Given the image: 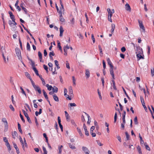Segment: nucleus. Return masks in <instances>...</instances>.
<instances>
[{
	"instance_id": "obj_1",
	"label": "nucleus",
	"mask_w": 154,
	"mask_h": 154,
	"mask_svg": "<svg viewBox=\"0 0 154 154\" xmlns=\"http://www.w3.org/2000/svg\"><path fill=\"white\" fill-rule=\"evenodd\" d=\"M15 50L16 55L18 57L19 59H20V58H21V52L20 49L19 48H15Z\"/></svg>"
},
{
	"instance_id": "obj_2",
	"label": "nucleus",
	"mask_w": 154,
	"mask_h": 154,
	"mask_svg": "<svg viewBox=\"0 0 154 154\" xmlns=\"http://www.w3.org/2000/svg\"><path fill=\"white\" fill-rule=\"evenodd\" d=\"M139 25L140 29L142 30L143 32H145V28L142 22L141 21L139 20H138Z\"/></svg>"
},
{
	"instance_id": "obj_3",
	"label": "nucleus",
	"mask_w": 154,
	"mask_h": 154,
	"mask_svg": "<svg viewBox=\"0 0 154 154\" xmlns=\"http://www.w3.org/2000/svg\"><path fill=\"white\" fill-rule=\"evenodd\" d=\"M136 48V51H137V52H136V54L139 53H142V54H143L142 49L140 46H137Z\"/></svg>"
},
{
	"instance_id": "obj_4",
	"label": "nucleus",
	"mask_w": 154,
	"mask_h": 154,
	"mask_svg": "<svg viewBox=\"0 0 154 154\" xmlns=\"http://www.w3.org/2000/svg\"><path fill=\"white\" fill-rule=\"evenodd\" d=\"M82 149L83 151L85 153V154H89V151L87 147L85 146H83Z\"/></svg>"
},
{
	"instance_id": "obj_5",
	"label": "nucleus",
	"mask_w": 154,
	"mask_h": 154,
	"mask_svg": "<svg viewBox=\"0 0 154 154\" xmlns=\"http://www.w3.org/2000/svg\"><path fill=\"white\" fill-rule=\"evenodd\" d=\"M113 68H111L109 69V71L110 72V74L111 75H112V79H115L114 78V71L113 70Z\"/></svg>"
},
{
	"instance_id": "obj_6",
	"label": "nucleus",
	"mask_w": 154,
	"mask_h": 154,
	"mask_svg": "<svg viewBox=\"0 0 154 154\" xmlns=\"http://www.w3.org/2000/svg\"><path fill=\"white\" fill-rule=\"evenodd\" d=\"M125 9L126 10L129 12L131 11V8L130 5L128 4L127 3L125 5Z\"/></svg>"
},
{
	"instance_id": "obj_7",
	"label": "nucleus",
	"mask_w": 154,
	"mask_h": 154,
	"mask_svg": "<svg viewBox=\"0 0 154 154\" xmlns=\"http://www.w3.org/2000/svg\"><path fill=\"white\" fill-rule=\"evenodd\" d=\"M140 100L141 102L142 103V104L144 108L145 109H147V108L145 105V103L144 101V99L143 97L142 96H140Z\"/></svg>"
},
{
	"instance_id": "obj_8",
	"label": "nucleus",
	"mask_w": 154,
	"mask_h": 154,
	"mask_svg": "<svg viewBox=\"0 0 154 154\" xmlns=\"http://www.w3.org/2000/svg\"><path fill=\"white\" fill-rule=\"evenodd\" d=\"M141 54H143L142 53H139L137 54V57L139 58V60L140 59H144V56L143 55V56L141 55Z\"/></svg>"
},
{
	"instance_id": "obj_9",
	"label": "nucleus",
	"mask_w": 154,
	"mask_h": 154,
	"mask_svg": "<svg viewBox=\"0 0 154 154\" xmlns=\"http://www.w3.org/2000/svg\"><path fill=\"white\" fill-rule=\"evenodd\" d=\"M35 87H33L35 91H38L39 94H41L42 93L41 91L38 86L35 85Z\"/></svg>"
},
{
	"instance_id": "obj_10",
	"label": "nucleus",
	"mask_w": 154,
	"mask_h": 154,
	"mask_svg": "<svg viewBox=\"0 0 154 154\" xmlns=\"http://www.w3.org/2000/svg\"><path fill=\"white\" fill-rule=\"evenodd\" d=\"M107 61L108 64L110 68H113V66L112 65V63L109 58H108L107 59Z\"/></svg>"
},
{
	"instance_id": "obj_11",
	"label": "nucleus",
	"mask_w": 154,
	"mask_h": 154,
	"mask_svg": "<svg viewBox=\"0 0 154 154\" xmlns=\"http://www.w3.org/2000/svg\"><path fill=\"white\" fill-rule=\"evenodd\" d=\"M60 37H62L63 36V32H64L63 28L62 26H60Z\"/></svg>"
},
{
	"instance_id": "obj_12",
	"label": "nucleus",
	"mask_w": 154,
	"mask_h": 154,
	"mask_svg": "<svg viewBox=\"0 0 154 154\" xmlns=\"http://www.w3.org/2000/svg\"><path fill=\"white\" fill-rule=\"evenodd\" d=\"M15 20H14V21H13L12 22H13V25H14V26H13V28L12 29L13 31H15L16 29V28H17V26L16 25L17 24L16 22L15 21Z\"/></svg>"
},
{
	"instance_id": "obj_13",
	"label": "nucleus",
	"mask_w": 154,
	"mask_h": 154,
	"mask_svg": "<svg viewBox=\"0 0 154 154\" xmlns=\"http://www.w3.org/2000/svg\"><path fill=\"white\" fill-rule=\"evenodd\" d=\"M77 129L78 132L79 133V135L81 137H84V135L82 134L81 131V130L79 128H77Z\"/></svg>"
},
{
	"instance_id": "obj_14",
	"label": "nucleus",
	"mask_w": 154,
	"mask_h": 154,
	"mask_svg": "<svg viewBox=\"0 0 154 154\" xmlns=\"http://www.w3.org/2000/svg\"><path fill=\"white\" fill-rule=\"evenodd\" d=\"M69 92L70 96H72L73 95V90L72 86H70L69 88Z\"/></svg>"
},
{
	"instance_id": "obj_15",
	"label": "nucleus",
	"mask_w": 154,
	"mask_h": 154,
	"mask_svg": "<svg viewBox=\"0 0 154 154\" xmlns=\"http://www.w3.org/2000/svg\"><path fill=\"white\" fill-rule=\"evenodd\" d=\"M53 97L55 101L57 102H58L59 101V98L56 94L53 95Z\"/></svg>"
},
{
	"instance_id": "obj_16",
	"label": "nucleus",
	"mask_w": 154,
	"mask_h": 154,
	"mask_svg": "<svg viewBox=\"0 0 154 154\" xmlns=\"http://www.w3.org/2000/svg\"><path fill=\"white\" fill-rule=\"evenodd\" d=\"M42 92H43V94L44 96L45 97V98L46 100H48V95H47V94L46 93V92H45V90H42Z\"/></svg>"
},
{
	"instance_id": "obj_17",
	"label": "nucleus",
	"mask_w": 154,
	"mask_h": 154,
	"mask_svg": "<svg viewBox=\"0 0 154 154\" xmlns=\"http://www.w3.org/2000/svg\"><path fill=\"white\" fill-rule=\"evenodd\" d=\"M112 28L111 30V33L112 34L114 31L115 28V25L114 24L112 23L111 24Z\"/></svg>"
},
{
	"instance_id": "obj_18",
	"label": "nucleus",
	"mask_w": 154,
	"mask_h": 154,
	"mask_svg": "<svg viewBox=\"0 0 154 154\" xmlns=\"http://www.w3.org/2000/svg\"><path fill=\"white\" fill-rule=\"evenodd\" d=\"M17 124H18V130H19V132L21 134H22L23 133V131H22L21 128V125H20V124L18 122Z\"/></svg>"
},
{
	"instance_id": "obj_19",
	"label": "nucleus",
	"mask_w": 154,
	"mask_h": 154,
	"mask_svg": "<svg viewBox=\"0 0 154 154\" xmlns=\"http://www.w3.org/2000/svg\"><path fill=\"white\" fill-rule=\"evenodd\" d=\"M25 116L27 118L28 122L29 123H32V122H31V120H30V118L29 117L28 114H26V115Z\"/></svg>"
},
{
	"instance_id": "obj_20",
	"label": "nucleus",
	"mask_w": 154,
	"mask_h": 154,
	"mask_svg": "<svg viewBox=\"0 0 154 154\" xmlns=\"http://www.w3.org/2000/svg\"><path fill=\"white\" fill-rule=\"evenodd\" d=\"M85 74L86 76H87V78H89L90 76V73L88 69L86 70Z\"/></svg>"
},
{
	"instance_id": "obj_21",
	"label": "nucleus",
	"mask_w": 154,
	"mask_h": 154,
	"mask_svg": "<svg viewBox=\"0 0 154 154\" xmlns=\"http://www.w3.org/2000/svg\"><path fill=\"white\" fill-rule=\"evenodd\" d=\"M107 11L108 13V16H112V14L111 13V10L109 8H108L107 9Z\"/></svg>"
},
{
	"instance_id": "obj_22",
	"label": "nucleus",
	"mask_w": 154,
	"mask_h": 154,
	"mask_svg": "<svg viewBox=\"0 0 154 154\" xmlns=\"http://www.w3.org/2000/svg\"><path fill=\"white\" fill-rule=\"evenodd\" d=\"M98 48H99V50H100V56H102L103 53L102 52V49L101 46H100V45H99L98 46Z\"/></svg>"
},
{
	"instance_id": "obj_23",
	"label": "nucleus",
	"mask_w": 154,
	"mask_h": 154,
	"mask_svg": "<svg viewBox=\"0 0 154 154\" xmlns=\"http://www.w3.org/2000/svg\"><path fill=\"white\" fill-rule=\"evenodd\" d=\"M13 138L14 139L15 138V137L18 135L16 131H14V133L12 134Z\"/></svg>"
},
{
	"instance_id": "obj_24",
	"label": "nucleus",
	"mask_w": 154,
	"mask_h": 154,
	"mask_svg": "<svg viewBox=\"0 0 154 154\" xmlns=\"http://www.w3.org/2000/svg\"><path fill=\"white\" fill-rule=\"evenodd\" d=\"M46 87L48 88V89L49 91H51L52 89V88H53L52 86L49 85L48 84L46 85Z\"/></svg>"
},
{
	"instance_id": "obj_25",
	"label": "nucleus",
	"mask_w": 154,
	"mask_h": 154,
	"mask_svg": "<svg viewBox=\"0 0 154 154\" xmlns=\"http://www.w3.org/2000/svg\"><path fill=\"white\" fill-rule=\"evenodd\" d=\"M137 149L138 152L139 154H142V152L141 151V148L140 147V146H138L137 147Z\"/></svg>"
},
{
	"instance_id": "obj_26",
	"label": "nucleus",
	"mask_w": 154,
	"mask_h": 154,
	"mask_svg": "<svg viewBox=\"0 0 154 154\" xmlns=\"http://www.w3.org/2000/svg\"><path fill=\"white\" fill-rule=\"evenodd\" d=\"M54 63L56 66L57 67V69H59L60 68V67L59 66L58 61L57 60H55Z\"/></svg>"
},
{
	"instance_id": "obj_27",
	"label": "nucleus",
	"mask_w": 154,
	"mask_h": 154,
	"mask_svg": "<svg viewBox=\"0 0 154 154\" xmlns=\"http://www.w3.org/2000/svg\"><path fill=\"white\" fill-rule=\"evenodd\" d=\"M122 88L123 89V90L125 93V95H126V96H127V97L129 99V100H130V97H129V96H128V94H127L125 90L124 89V88L123 87H122Z\"/></svg>"
},
{
	"instance_id": "obj_28",
	"label": "nucleus",
	"mask_w": 154,
	"mask_h": 154,
	"mask_svg": "<svg viewBox=\"0 0 154 154\" xmlns=\"http://www.w3.org/2000/svg\"><path fill=\"white\" fill-rule=\"evenodd\" d=\"M63 147V146L62 145H61L60 146H59L58 147V149H59V152L58 153L59 154H61L62 150V148Z\"/></svg>"
},
{
	"instance_id": "obj_29",
	"label": "nucleus",
	"mask_w": 154,
	"mask_h": 154,
	"mask_svg": "<svg viewBox=\"0 0 154 154\" xmlns=\"http://www.w3.org/2000/svg\"><path fill=\"white\" fill-rule=\"evenodd\" d=\"M26 49L29 51H30V47L29 43L27 42L26 45Z\"/></svg>"
},
{
	"instance_id": "obj_30",
	"label": "nucleus",
	"mask_w": 154,
	"mask_h": 154,
	"mask_svg": "<svg viewBox=\"0 0 154 154\" xmlns=\"http://www.w3.org/2000/svg\"><path fill=\"white\" fill-rule=\"evenodd\" d=\"M125 135H126V136L127 140H129V138H130V135H129L128 134V132H127V131L125 132Z\"/></svg>"
},
{
	"instance_id": "obj_31",
	"label": "nucleus",
	"mask_w": 154,
	"mask_h": 154,
	"mask_svg": "<svg viewBox=\"0 0 154 154\" xmlns=\"http://www.w3.org/2000/svg\"><path fill=\"white\" fill-rule=\"evenodd\" d=\"M25 74L28 78L29 79L31 78L29 74L27 72H25Z\"/></svg>"
},
{
	"instance_id": "obj_32",
	"label": "nucleus",
	"mask_w": 154,
	"mask_h": 154,
	"mask_svg": "<svg viewBox=\"0 0 154 154\" xmlns=\"http://www.w3.org/2000/svg\"><path fill=\"white\" fill-rule=\"evenodd\" d=\"M20 90H21V93L24 94L26 96V94L25 92V91H24L23 89L21 87H20Z\"/></svg>"
},
{
	"instance_id": "obj_33",
	"label": "nucleus",
	"mask_w": 154,
	"mask_h": 154,
	"mask_svg": "<svg viewBox=\"0 0 154 154\" xmlns=\"http://www.w3.org/2000/svg\"><path fill=\"white\" fill-rule=\"evenodd\" d=\"M57 47L59 48L60 50H61L62 48L60 46V44L59 41H57Z\"/></svg>"
},
{
	"instance_id": "obj_34",
	"label": "nucleus",
	"mask_w": 154,
	"mask_h": 154,
	"mask_svg": "<svg viewBox=\"0 0 154 154\" xmlns=\"http://www.w3.org/2000/svg\"><path fill=\"white\" fill-rule=\"evenodd\" d=\"M134 122L135 125H137L138 124L137 118V116L135 117L134 119Z\"/></svg>"
},
{
	"instance_id": "obj_35",
	"label": "nucleus",
	"mask_w": 154,
	"mask_h": 154,
	"mask_svg": "<svg viewBox=\"0 0 154 154\" xmlns=\"http://www.w3.org/2000/svg\"><path fill=\"white\" fill-rule=\"evenodd\" d=\"M69 147L72 149H76L74 146H72L70 143H68Z\"/></svg>"
},
{
	"instance_id": "obj_36",
	"label": "nucleus",
	"mask_w": 154,
	"mask_h": 154,
	"mask_svg": "<svg viewBox=\"0 0 154 154\" xmlns=\"http://www.w3.org/2000/svg\"><path fill=\"white\" fill-rule=\"evenodd\" d=\"M42 149L44 152L43 154H47V152L46 148L43 146H42Z\"/></svg>"
},
{
	"instance_id": "obj_37",
	"label": "nucleus",
	"mask_w": 154,
	"mask_h": 154,
	"mask_svg": "<svg viewBox=\"0 0 154 154\" xmlns=\"http://www.w3.org/2000/svg\"><path fill=\"white\" fill-rule=\"evenodd\" d=\"M117 119V113L115 112L114 117V122L115 123L116 122Z\"/></svg>"
},
{
	"instance_id": "obj_38",
	"label": "nucleus",
	"mask_w": 154,
	"mask_h": 154,
	"mask_svg": "<svg viewBox=\"0 0 154 154\" xmlns=\"http://www.w3.org/2000/svg\"><path fill=\"white\" fill-rule=\"evenodd\" d=\"M12 21H11V20H8V24H9V25L11 27H12L13 28V23H12Z\"/></svg>"
},
{
	"instance_id": "obj_39",
	"label": "nucleus",
	"mask_w": 154,
	"mask_h": 154,
	"mask_svg": "<svg viewBox=\"0 0 154 154\" xmlns=\"http://www.w3.org/2000/svg\"><path fill=\"white\" fill-rule=\"evenodd\" d=\"M140 143L142 145L144 144V145H145V144H146V143H144V141L142 139V138H140Z\"/></svg>"
},
{
	"instance_id": "obj_40",
	"label": "nucleus",
	"mask_w": 154,
	"mask_h": 154,
	"mask_svg": "<svg viewBox=\"0 0 154 154\" xmlns=\"http://www.w3.org/2000/svg\"><path fill=\"white\" fill-rule=\"evenodd\" d=\"M85 131V135L87 136H88L89 135V134L88 131L87 130V128L84 129Z\"/></svg>"
},
{
	"instance_id": "obj_41",
	"label": "nucleus",
	"mask_w": 154,
	"mask_h": 154,
	"mask_svg": "<svg viewBox=\"0 0 154 154\" xmlns=\"http://www.w3.org/2000/svg\"><path fill=\"white\" fill-rule=\"evenodd\" d=\"M38 56L39 57L40 59H42V54L40 51H38Z\"/></svg>"
},
{
	"instance_id": "obj_42",
	"label": "nucleus",
	"mask_w": 154,
	"mask_h": 154,
	"mask_svg": "<svg viewBox=\"0 0 154 154\" xmlns=\"http://www.w3.org/2000/svg\"><path fill=\"white\" fill-rule=\"evenodd\" d=\"M21 25H22V26H23V28H24V29L25 30H26V31H27V32H28V33L29 34L30 33V32H29V31L28 30V29H27L24 26V25H23V24H21Z\"/></svg>"
},
{
	"instance_id": "obj_43",
	"label": "nucleus",
	"mask_w": 154,
	"mask_h": 154,
	"mask_svg": "<svg viewBox=\"0 0 154 154\" xmlns=\"http://www.w3.org/2000/svg\"><path fill=\"white\" fill-rule=\"evenodd\" d=\"M5 123V129H6V130H7L8 128V122H6Z\"/></svg>"
},
{
	"instance_id": "obj_44",
	"label": "nucleus",
	"mask_w": 154,
	"mask_h": 154,
	"mask_svg": "<svg viewBox=\"0 0 154 154\" xmlns=\"http://www.w3.org/2000/svg\"><path fill=\"white\" fill-rule=\"evenodd\" d=\"M151 73L152 77L154 76V69L153 68L151 69Z\"/></svg>"
},
{
	"instance_id": "obj_45",
	"label": "nucleus",
	"mask_w": 154,
	"mask_h": 154,
	"mask_svg": "<svg viewBox=\"0 0 154 154\" xmlns=\"http://www.w3.org/2000/svg\"><path fill=\"white\" fill-rule=\"evenodd\" d=\"M95 129V127L94 126H92L90 128V133H93V131L94 129Z\"/></svg>"
},
{
	"instance_id": "obj_46",
	"label": "nucleus",
	"mask_w": 154,
	"mask_h": 154,
	"mask_svg": "<svg viewBox=\"0 0 154 154\" xmlns=\"http://www.w3.org/2000/svg\"><path fill=\"white\" fill-rule=\"evenodd\" d=\"M19 43L20 45V46L21 49L22 50L23 48H22V42H21V41L20 40V38H19Z\"/></svg>"
},
{
	"instance_id": "obj_47",
	"label": "nucleus",
	"mask_w": 154,
	"mask_h": 154,
	"mask_svg": "<svg viewBox=\"0 0 154 154\" xmlns=\"http://www.w3.org/2000/svg\"><path fill=\"white\" fill-rule=\"evenodd\" d=\"M23 139H24V143H24V146H25L26 147H27L28 145H27V144L26 143V140L25 138H24Z\"/></svg>"
},
{
	"instance_id": "obj_48",
	"label": "nucleus",
	"mask_w": 154,
	"mask_h": 154,
	"mask_svg": "<svg viewBox=\"0 0 154 154\" xmlns=\"http://www.w3.org/2000/svg\"><path fill=\"white\" fill-rule=\"evenodd\" d=\"M31 62V65L32 66V68H33V67H35V63L32 60L31 61H30Z\"/></svg>"
},
{
	"instance_id": "obj_49",
	"label": "nucleus",
	"mask_w": 154,
	"mask_h": 154,
	"mask_svg": "<svg viewBox=\"0 0 154 154\" xmlns=\"http://www.w3.org/2000/svg\"><path fill=\"white\" fill-rule=\"evenodd\" d=\"M31 62V65L32 66V68H33V67H35V63L32 60L31 61H30Z\"/></svg>"
},
{
	"instance_id": "obj_50",
	"label": "nucleus",
	"mask_w": 154,
	"mask_h": 154,
	"mask_svg": "<svg viewBox=\"0 0 154 154\" xmlns=\"http://www.w3.org/2000/svg\"><path fill=\"white\" fill-rule=\"evenodd\" d=\"M66 67L68 69H70V66H69V64L68 63V62L67 61H66Z\"/></svg>"
},
{
	"instance_id": "obj_51",
	"label": "nucleus",
	"mask_w": 154,
	"mask_h": 154,
	"mask_svg": "<svg viewBox=\"0 0 154 154\" xmlns=\"http://www.w3.org/2000/svg\"><path fill=\"white\" fill-rule=\"evenodd\" d=\"M1 15H2V20H3V23L4 24L5 23V20H4V14L3 13H2L1 14Z\"/></svg>"
},
{
	"instance_id": "obj_52",
	"label": "nucleus",
	"mask_w": 154,
	"mask_h": 154,
	"mask_svg": "<svg viewBox=\"0 0 154 154\" xmlns=\"http://www.w3.org/2000/svg\"><path fill=\"white\" fill-rule=\"evenodd\" d=\"M20 118H21V119L22 120V121L23 122H25V121L23 118V116L21 115V113H20Z\"/></svg>"
},
{
	"instance_id": "obj_53",
	"label": "nucleus",
	"mask_w": 154,
	"mask_h": 154,
	"mask_svg": "<svg viewBox=\"0 0 154 154\" xmlns=\"http://www.w3.org/2000/svg\"><path fill=\"white\" fill-rule=\"evenodd\" d=\"M145 148L147 150H149V151L150 150V149L148 145H147V144L146 145L145 144Z\"/></svg>"
},
{
	"instance_id": "obj_54",
	"label": "nucleus",
	"mask_w": 154,
	"mask_h": 154,
	"mask_svg": "<svg viewBox=\"0 0 154 154\" xmlns=\"http://www.w3.org/2000/svg\"><path fill=\"white\" fill-rule=\"evenodd\" d=\"M9 108L12 111H15L14 109V108L13 106H12V105H10Z\"/></svg>"
},
{
	"instance_id": "obj_55",
	"label": "nucleus",
	"mask_w": 154,
	"mask_h": 154,
	"mask_svg": "<svg viewBox=\"0 0 154 154\" xmlns=\"http://www.w3.org/2000/svg\"><path fill=\"white\" fill-rule=\"evenodd\" d=\"M11 19L12 20V21H14V20H15V18L14 16V15H11V16H10Z\"/></svg>"
},
{
	"instance_id": "obj_56",
	"label": "nucleus",
	"mask_w": 154,
	"mask_h": 154,
	"mask_svg": "<svg viewBox=\"0 0 154 154\" xmlns=\"http://www.w3.org/2000/svg\"><path fill=\"white\" fill-rule=\"evenodd\" d=\"M72 81L74 85H75V77L74 76H72Z\"/></svg>"
},
{
	"instance_id": "obj_57",
	"label": "nucleus",
	"mask_w": 154,
	"mask_h": 154,
	"mask_svg": "<svg viewBox=\"0 0 154 154\" xmlns=\"http://www.w3.org/2000/svg\"><path fill=\"white\" fill-rule=\"evenodd\" d=\"M126 50V48L125 47H123L121 48V51L123 52H125Z\"/></svg>"
},
{
	"instance_id": "obj_58",
	"label": "nucleus",
	"mask_w": 154,
	"mask_h": 154,
	"mask_svg": "<svg viewBox=\"0 0 154 154\" xmlns=\"http://www.w3.org/2000/svg\"><path fill=\"white\" fill-rule=\"evenodd\" d=\"M103 69H105L106 68V65L105 62L104 60H103Z\"/></svg>"
},
{
	"instance_id": "obj_59",
	"label": "nucleus",
	"mask_w": 154,
	"mask_h": 154,
	"mask_svg": "<svg viewBox=\"0 0 154 154\" xmlns=\"http://www.w3.org/2000/svg\"><path fill=\"white\" fill-rule=\"evenodd\" d=\"M101 81L102 82V84L103 86V88L104 87V80L103 78H101Z\"/></svg>"
},
{
	"instance_id": "obj_60",
	"label": "nucleus",
	"mask_w": 154,
	"mask_h": 154,
	"mask_svg": "<svg viewBox=\"0 0 154 154\" xmlns=\"http://www.w3.org/2000/svg\"><path fill=\"white\" fill-rule=\"evenodd\" d=\"M97 143L98 145H99L100 146H101L103 145V144H102L99 140H97Z\"/></svg>"
},
{
	"instance_id": "obj_61",
	"label": "nucleus",
	"mask_w": 154,
	"mask_h": 154,
	"mask_svg": "<svg viewBox=\"0 0 154 154\" xmlns=\"http://www.w3.org/2000/svg\"><path fill=\"white\" fill-rule=\"evenodd\" d=\"M54 93H57V91H54V90H53V91L52 90V91H51L49 92V94L50 95H52Z\"/></svg>"
},
{
	"instance_id": "obj_62",
	"label": "nucleus",
	"mask_w": 154,
	"mask_h": 154,
	"mask_svg": "<svg viewBox=\"0 0 154 154\" xmlns=\"http://www.w3.org/2000/svg\"><path fill=\"white\" fill-rule=\"evenodd\" d=\"M71 123L74 126H76V125L74 121L73 120H71Z\"/></svg>"
},
{
	"instance_id": "obj_63",
	"label": "nucleus",
	"mask_w": 154,
	"mask_h": 154,
	"mask_svg": "<svg viewBox=\"0 0 154 154\" xmlns=\"http://www.w3.org/2000/svg\"><path fill=\"white\" fill-rule=\"evenodd\" d=\"M69 105H70L71 107V106H76V104L75 103H69Z\"/></svg>"
},
{
	"instance_id": "obj_64",
	"label": "nucleus",
	"mask_w": 154,
	"mask_h": 154,
	"mask_svg": "<svg viewBox=\"0 0 154 154\" xmlns=\"http://www.w3.org/2000/svg\"><path fill=\"white\" fill-rule=\"evenodd\" d=\"M66 120L68 122L69 121V114L68 115H67L66 116Z\"/></svg>"
}]
</instances>
